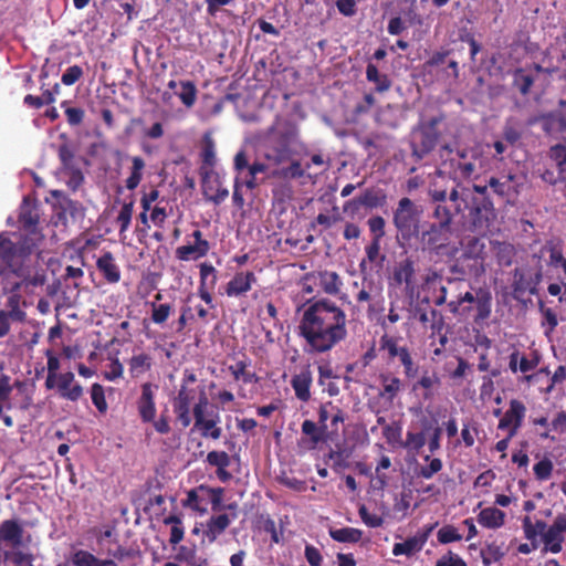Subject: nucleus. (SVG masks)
<instances>
[{
    "label": "nucleus",
    "mask_w": 566,
    "mask_h": 566,
    "mask_svg": "<svg viewBox=\"0 0 566 566\" xmlns=\"http://www.w3.org/2000/svg\"><path fill=\"white\" fill-rule=\"evenodd\" d=\"M206 461L217 468V476L221 482H228L232 479V474L227 471L231 463V458L226 451H210L207 454Z\"/></svg>",
    "instance_id": "a878e982"
},
{
    "label": "nucleus",
    "mask_w": 566,
    "mask_h": 566,
    "mask_svg": "<svg viewBox=\"0 0 566 566\" xmlns=\"http://www.w3.org/2000/svg\"><path fill=\"white\" fill-rule=\"evenodd\" d=\"M503 552L496 544H489L481 551L482 562L485 566L499 562L503 557Z\"/></svg>",
    "instance_id": "338daca9"
},
{
    "label": "nucleus",
    "mask_w": 566,
    "mask_h": 566,
    "mask_svg": "<svg viewBox=\"0 0 566 566\" xmlns=\"http://www.w3.org/2000/svg\"><path fill=\"white\" fill-rule=\"evenodd\" d=\"M301 311L298 335L304 338L307 353L329 352L347 338V315L334 301L312 298Z\"/></svg>",
    "instance_id": "f257e3e1"
},
{
    "label": "nucleus",
    "mask_w": 566,
    "mask_h": 566,
    "mask_svg": "<svg viewBox=\"0 0 566 566\" xmlns=\"http://www.w3.org/2000/svg\"><path fill=\"white\" fill-rule=\"evenodd\" d=\"M158 387L151 382H144L140 387V396L136 401L138 415L143 422L154 421L156 417L155 396Z\"/></svg>",
    "instance_id": "dca6fc26"
},
{
    "label": "nucleus",
    "mask_w": 566,
    "mask_h": 566,
    "mask_svg": "<svg viewBox=\"0 0 566 566\" xmlns=\"http://www.w3.org/2000/svg\"><path fill=\"white\" fill-rule=\"evenodd\" d=\"M422 207L408 197H402L392 211V223L397 230V238L405 242L419 235Z\"/></svg>",
    "instance_id": "20e7f679"
},
{
    "label": "nucleus",
    "mask_w": 566,
    "mask_h": 566,
    "mask_svg": "<svg viewBox=\"0 0 566 566\" xmlns=\"http://www.w3.org/2000/svg\"><path fill=\"white\" fill-rule=\"evenodd\" d=\"M381 251V241L370 240V242L365 247L366 258L360 262L359 266L363 269L365 263L368 262L370 264L378 263L382 264L386 255L380 253Z\"/></svg>",
    "instance_id": "de8ad7c7"
},
{
    "label": "nucleus",
    "mask_w": 566,
    "mask_h": 566,
    "mask_svg": "<svg viewBox=\"0 0 566 566\" xmlns=\"http://www.w3.org/2000/svg\"><path fill=\"white\" fill-rule=\"evenodd\" d=\"M366 78L375 85V92L385 93L390 90L392 82L385 73H380L374 63H368L366 66Z\"/></svg>",
    "instance_id": "2f4dec72"
},
{
    "label": "nucleus",
    "mask_w": 566,
    "mask_h": 566,
    "mask_svg": "<svg viewBox=\"0 0 566 566\" xmlns=\"http://www.w3.org/2000/svg\"><path fill=\"white\" fill-rule=\"evenodd\" d=\"M19 222L21 224L22 230L27 231V233L21 234L19 237L18 241L22 240L23 238H25L28 235L36 237V250H35V253L33 254V258L36 260V269L43 270L39 264L40 254H41L39 251V244L43 239V235L41 234V232L36 230V224L39 223V216L30 208L22 209V211L20 212V216H19Z\"/></svg>",
    "instance_id": "f3484780"
},
{
    "label": "nucleus",
    "mask_w": 566,
    "mask_h": 566,
    "mask_svg": "<svg viewBox=\"0 0 566 566\" xmlns=\"http://www.w3.org/2000/svg\"><path fill=\"white\" fill-rule=\"evenodd\" d=\"M548 157L556 164L557 172L566 168V146L556 144L551 146Z\"/></svg>",
    "instance_id": "e2e57ef3"
},
{
    "label": "nucleus",
    "mask_w": 566,
    "mask_h": 566,
    "mask_svg": "<svg viewBox=\"0 0 566 566\" xmlns=\"http://www.w3.org/2000/svg\"><path fill=\"white\" fill-rule=\"evenodd\" d=\"M200 157H201V161H202L201 170H205L206 167H208V168H210V170H212V168L214 167V165L217 163L216 145H214V140L208 134H206L203 136Z\"/></svg>",
    "instance_id": "79ce46f5"
},
{
    "label": "nucleus",
    "mask_w": 566,
    "mask_h": 566,
    "mask_svg": "<svg viewBox=\"0 0 566 566\" xmlns=\"http://www.w3.org/2000/svg\"><path fill=\"white\" fill-rule=\"evenodd\" d=\"M539 364V356L534 354L532 358H528L525 355H521V353L515 349L509 356V368L513 374L521 371L526 374L528 371L534 370Z\"/></svg>",
    "instance_id": "393cba45"
},
{
    "label": "nucleus",
    "mask_w": 566,
    "mask_h": 566,
    "mask_svg": "<svg viewBox=\"0 0 566 566\" xmlns=\"http://www.w3.org/2000/svg\"><path fill=\"white\" fill-rule=\"evenodd\" d=\"M464 303H476V297L471 292L467 291L465 293H459L457 300L448 302L447 305L453 315H463L470 311V307H462Z\"/></svg>",
    "instance_id": "09e8293b"
},
{
    "label": "nucleus",
    "mask_w": 566,
    "mask_h": 566,
    "mask_svg": "<svg viewBox=\"0 0 566 566\" xmlns=\"http://www.w3.org/2000/svg\"><path fill=\"white\" fill-rule=\"evenodd\" d=\"M437 538L441 544H449L461 541L462 535L453 525H444L438 531Z\"/></svg>",
    "instance_id": "69168bd1"
},
{
    "label": "nucleus",
    "mask_w": 566,
    "mask_h": 566,
    "mask_svg": "<svg viewBox=\"0 0 566 566\" xmlns=\"http://www.w3.org/2000/svg\"><path fill=\"white\" fill-rule=\"evenodd\" d=\"M539 311L544 318L542 325L546 328L545 334L548 335L554 332L558 325L557 315L551 307H545L543 302H539Z\"/></svg>",
    "instance_id": "680f3d73"
},
{
    "label": "nucleus",
    "mask_w": 566,
    "mask_h": 566,
    "mask_svg": "<svg viewBox=\"0 0 566 566\" xmlns=\"http://www.w3.org/2000/svg\"><path fill=\"white\" fill-rule=\"evenodd\" d=\"M3 557L15 566H33V555L19 548L4 551Z\"/></svg>",
    "instance_id": "8fccbe9b"
},
{
    "label": "nucleus",
    "mask_w": 566,
    "mask_h": 566,
    "mask_svg": "<svg viewBox=\"0 0 566 566\" xmlns=\"http://www.w3.org/2000/svg\"><path fill=\"white\" fill-rule=\"evenodd\" d=\"M564 533H566V514H558L553 524L543 533V543L564 542Z\"/></svg>",
    "instance_id": "473e14b6"
},
{
    "label": "nucleus",
    "mask_w": 566,
    "mask_h": 566,
    "mask_svg": "<svg viewBox=\"0 0 566 566\" xmlns=\"http://www.w3.org/2000/svg\"><path fill=\"white\" fill-rule=\"evenodd\" d=\"M132 160V168H130V175L125 180V186L128 190H135L140 181L143 180L144 176V169L146 167L144 158L140 156H134L130 158Z\"/></svg>",
    "instance_id": "4c0bfd02"
},
{
    "label": "nucleus",
    "mask_w": 566,
    "mask_h": 566,
    "mask_svg": "<svg viewBox=\"0 0 566 566\" xmlns=\"http://www.w3.org/2000/svg\"><path fill=\"white\" fill-rule=\"evenodd\" d=\"M486 259L485 241L478 237H468L461 242V254L451 266V273L460 276L480 277L486 271Z\"/></svg>",
    "instance_id": "7ed1b4c3"
},
{
    "label": "nucleus",
    "mask_w": 566,
    "mask_h": 566,
    "mask_svg": "<svg viewBox=\"0 0 566 566\" xmlns=\"http://www.w3.org/2000/svg\"><path fill=\"white\" fill-rule=\"evenodd\" d=\"M525 415L526 407L524 402L520 399H511L507 410L499 421L497 429L506 430L510 432V437H515L523 424Z\"/></svg>",
    "instance_id": "9d476101"
},
{
    "label": "nucleus",
    "mask_w": 566,
    "mask_h": 566,
    "mask_svg": "<svg viewBox=\"0 0 566 566\" xmlns=\"http://www.w3.org/2000/svg\"><path fill=\"white\" fill-rule=\"evenodd\" d=\"M512 274V289L515 294H535L543 277L541 269L534 272L530 268H515Z\"/></svg>",
    "instance_id": "9b49d317"
},
{
    "label": "nucleus",
    "mask_w": 566,
    "mask_h": 566,
    "mask_svg": "<svg viewBox=\"0 0 566 566\" xmlns=\"http://www.w3.org/2000/svg\"><path fill=\"white\" fill-rule=\"evenodd\" d=\"M513 84L523 95H526L534 84V77L526 74L523 69H516L513 73Z\"/></svg>",
    "instance_id": "3c124183"
},
{
    "label": "nucleus",
    "mask_w": 566,
    "mask_h": 566,
    "mask_svg": "<svg viewBox=\"0 0 566 566\" xmlns=\"http://www.w3.org/2000/svg\"><path fill=\"white\" fill-rule=\"evenodd\" d=\"M181 92L179 93V98L186 107H191L196 103L197 99V87L191 81H182L180 82Z\"/></svg>",
    "instance_id": "6e6d98bb"
},
{
    "label": "nucleus",
    "mask_w": 566,
    "mask_h": 566,
    "mask_svg": "<svg viewBox=\"0 0 566 566\" xmlns=\"http://www.w3.org/2000/svg\"><path fill=\"white\" fill-rule=\"evenodd\" d=\"M224 490L222 488H210L205 484L191 489L187 492V499L184 501V506L190 507L201 514L206 513L207 504L211 503L213 512L222 509Z\"/></svg>",
    "instance_id": "0eeeda50"
},
{
    "label": "nucleus",
    "mask_w": 566,
    "mask_h": 566,
    "mask_svg": "<svg viewBox=\"0 0 566 566\" xmlns=\"http://www.w3.org/2000/svg\"><path fill=\"white\" fill-rule=\"evenodd\" d=\"M251 360L243 355L242 359H237L234 364L228 366V370L235 381L242 380L250 384L255 379V373L249 371Z\"/></svg>",
    "instance_id": "72a5a7b5"
},
{
    "label": "nucleus",
    "mask_w": 566,
    "mask_h": 566,
    "mask_svg": "<svg viewBox=\"0 0 566 566\" xmlns=\"http://www.w3.org/2000/svg\"><path fill=\"white\" fill-rule=\"evenodd\" d=\"M302 432L311 438V441L314 444H318L321 442H327L332 440L331 433L328 430L321 428L312 420H304L302 423Z\"/></svg>",
    "instance_id": "ea45409f"
},
{
    "label": "nucleus",
    "mask_w": 566,
    "mask_h": 566,
    "mask_svg": "<svg viewBox=\"0 0 566 566\" xmlns=\"http://www.w3.org/2000/svg\"><path fill=\"white\" fill-rule=\"evenodd\" d=\"M476 314L474 316V323L481 324L488 319L492 312V296L488 291H481L476 295Z\"/></svg>",
    "instance_id": "c9c22d12"
},
{
    "label": "nucleus",
    "mask_w": 566,
    "mask_h": 566,
    "mask_svg": "<svg viewBox=\"0 0 566 566\" xmlns=\"http://www.w3.org/2000/svg\"><path fill=\"white\" fill-rule=\"evenodd\" d=\"M432 531V526H430L427 532L420 537L413 536L409 537L401 543H396L392 547V554L395 556L406 555L410 556L416 552L422 549L424 543L427 542L429 533Z\"/></svg>",
    "instance_id": "cd10ccee"
},
{
    "label": "nucleus",
    "mask_w": 566,
    "mask_h": 566,
    "mask_svg": "<svg viewBox=\"0 0 566 566\" xmlns=\"http://www.w3.org/2000/svg\"><path fill=\"white\" fill-rule=\"evenodd\" d=\"M134 205H135L134 197L130 196L129 201H125L119 210V213L116 218V223L119 227L120 235L123 233H125L130 226L132 217H133V212H134Z\"/></svg>",
    "instance_id": "49530a36"
},
{
    "label": "nucleus",
    "mask_w": 566,
    "mask_h": 566,
    "mask_svg": "<svg viewBox=\"0 0 566 566\" xmlns=\"http://www.w3.org/2000/svg\"><path fill=\"white\" fill-rule=\"evenodd\" d=\"M231 520L228 514H219L211 516L206 524L203 531L205 536L209 543H213L222 535L229 527Z\"/></svg>",
    "instance_id": "c85d7f7f"
},
{
    "label": "nucleus",
    "mask_w": 566,
    "mask_h": 566,
    "mask_svg": "<svg viewBox=\"0 0 566 566\" xmlns=\"http://www.w3.org/2000/svg\"><path fill=\"white\" fill-rule=\"evenodd\" d=\"M495 218V209L489 197L472 198L469 210V221L473 231L486 232Z\"/></svg>",
    "instance_id": "1a4fd4ad"
},
{
    "label": "nucleus",
    "mask_w": 566,
    "mask_h": 566,
    "mask_svg": "<svg viewBox=\"0 0 566 566\" xmlns=\"http://www.w3.org/2000/svg\"><path fill=\"white\" fill-rule=\"evenodd\" d=\"M130 378L137 379L151 370L154 359L150 354L134 350L132 357L127 360Z\"/></svg>",
    "instance_id": "5701e85b"
},
{
    "label": "nucleus",
    "mask_w": 566,
    "mask_h": 566,
    "mask_svg": "<svg viewBox=\"0 0 566 566\" xmlns=\"http://www.w3.org/2000/svg\"><path fill=\"white\" fill-rule=\"evenodd\" d=\"M379 381L381 385L379 397L390 403L398 397L400 391L403 389L402 380L390 373L380 374Z\"/></svg>",
    "instance_id": "b1692460"
},
{
    "label": "nucleus",
    "mask_w": 566,
    "mask_h": 566,
    "mask_svg": "<svg viewBox=\"0 0 566 566\" xmlns=\"http://www.w3.org/2000/svg\"><path fill=\"white\" fill-rule=\"evenodd\" d=\"M496 262L500 266H510L516 255L513 244L509 242H493Z\"/></svg>",
    "instance_id": "58836bf2"
},
{
    "label": "nucleus",
    "mask_w": 566,
    "mask_h": 566,
    "mask_svg": "<svg viewBox=\"0 0 566 566\" xmlns=\"http://www.w3.org/2000/svg\"><path fill=\"white\" fill-rule=\"evenodd\" d=\"M318 286L328 295H337L340 292L343 282L334 271H319L317 273Z\"/></svg>",
    "instance_id": "c756f323"
},
{
    "label": "nucleus",
    "mask_w": 566,
    "mask_h": 566,
    "mask_svg": "<svg viewBox=\"0 0 566 566\" xmlns=\"http://www.w3.org/2000/svg\"><path fill=\"white\" fill-rule=\"evenodd\" d=\"M310 168V164L302 166L301 161L293 160L290 166L281 169L280 176L286 179H300L305 176V171Z\"/></svg>",
    "instance_id": "864d4df0"
},
{
    "label": "nucleus",
    "mask_w": 566,
    "mask_h": 566,
    "mask_svg": "<svg viewBox=\"0 0 566 566\" xmlns=\"http://www.w3.org/2000/svg\"><path fill=\"white\" fill-rule=\"evenodd\" d=\"M35 250V235L14 242L6 232L0 233V282L3 292L18 291L22 286L38 287L45 283V270L36 269L33 258Z\"/></svg>",
    "instance_id": "f03ea898"
},
{
    "label": "nucleus",
    "mask_w": 566,
    "mask_h": 566,
    "mask_svg": "<svg viewBox=\"0 0 566 566\" xmlns=\"http://www.w3.org/2000/svg\"><path fill=\"white\" fill-rule=\"evenodd\" d=\"M560 109L556 111L553 114H549L546 117L547 124L552 122H556L558 124V128L562 133H566V99L559 101Z\"/></svg>",
    "instance_id": "774afa93"
},
{
    "label": "nucleus",
    "mask_w": 566,
    "mask_h": 566,
    "mask_svg": "<svg viewBox=\"0 0 566 566\" xmlns=\"http://www.w3.org/2000/svg\"><path fill=\"white\" fill-rule=\"evenodd\" d=\"M313 375L310 366H305L298 374H295L291 379V386L294 390L295 397L302 401L307 402L311 399V386Z\"/></svg>",
    "instance_id": "4be33fe9"
},
{
    "label": "nucleus",
    "mask_w": 566,
    "mask_h": 566,
    "mask_svg": "<svg viewBox=\"0 0 566 566\" xmlns=\"http://www.w3.org/2000/svg\"><path fill=\"white\" fill-rule=\"evenodd\" d=\"M91 398H92L93 405L96 407V409L101 413H105L107 411L108 406H107V401L105 398V391H104V387L101 384L95 382L92 385Z\"/></svg>",
    "instance_id": "13d9d810"
},
{
    "label": "nucleus",
    "mask_w": 566,
    "mask_h": 566,
    "mask_svg": "<svg viewBox=\"0 0 566 566\" xmlns=\"http://www.w3.org/2000/svg\"><path fill=\"white\" fill-rule=\"evenodd\" d=\"M134 205H135L134 197L130 196L129 201H125L119 210V213L116 218V223L119 227L120 235L123 233H125L130 226L132 217H133V212H134Z\"/></svg>",
    "instance_id": "a18cd8bd"
},
{
    "label": "nucleus",
    "mask_w": 566,
    "mask_h": 566,
    "mask_svg": "<svg viewBox=\"0 0 566 566\" xmlns=\"http://www.w3.org/2000/svg\"><path fill=\"white\" fill-rule=\"evenodd\" d=\"M413 275V262L410 259H405L395 266L392 279L397 285H401L402 283L409 285L412 283Z\"/></svg>",
    "instance_id": "f704fd0d"
},
{
    "label": "nucleus",
    "mask_w": 566,
    "mask_h": 566,
    "mask_svg": "<svg viewBox=\"0 0 566 566\" xmlns=\"http://www.w3.org/2000/svg\"><path fill=\"white\" fill-rule=\"evenodd\" d=\"M451 228H447L437 223L430 224L429 229L421 232L420 242L423 250L430 252H440L448 245Z\"/></svg>",
    "instance_id": "ddd939ff"
},
{
    "label": "nucleus",
    "mask_w": 566,
    "mask_h": 566,
    "mask_svg": "<svg viewBox=\"0 0 566 566\" xmlns=\"http://www.w3.org/2000/svg\"><path fill=\"white\" fill-rule=\"evenodd\" d=\"M24 528L19 520L10 518L0 522V549L20 548L23 545Z\"/></svg>",
    "instance_id": "2eb2a0df"
},
{
    "label": "nucleus",
    "mask_w": 566,
    "mask_h": 566,
    "mask_svg": "<svg viewBox=\"0 0 566 566\" xmlns=\"http://www.w3.org/2000/svg\"><path fill=\"white\" fill-rule=\"evenodd\" d=\"M371 239L382 241L386 235V221L381 216L370 217L367 221Z\"/></svg>",
    "instance_id": "4d7b16f0"
},
{
    "label": "nucleus",
    "mask_w": 566,
    "mask_h": 566,
    "mask_svg": "<svg viewBox=\"0 0 566 566\" xmlns=\"http://www.w3.org/2000/svg\"><path fill=\"white\" fill-rule=\"evenodd\" d=\"M423 460L429 461V464L421 467L419 469L418 475L420 478L429 480L434 474H437L438 472H440L442 470L443 463H442L441 459H439V458L431 459L430 455H426L423 458Z\"/></svg>",
    "instance_id": "bf43d9fd"
},
{
    "label": "nucleus",
    "mask_w": 566,
    "mask_h": 566,
    "mask_svg": "<svg viewBox=\"0 0 566 566\" xmlns=\"http://www.w3.org/2000/svg\"><path fill=\"white\" fill-rule=\"evenodd\" d=\"M209 406V399L206 392L202 390L198 398V401L192 408L195 424L193 429H197L202 438H210L218 440L222 436V429L218 426L220 422L219 413H207L206 409Z\"/></svg>",
    "instance_id": "423d86ee"
},
{
    "label": "nucleus",
    "mask_w": 566,
    "mask_h": 566,
    "mask_svg": "<svg viewBox=\"0 0 566 566\" xmlns=\"http://www.w3.org/2000/svg\"><path fill=\"white\" fill-rule=\"evenodd\" d=\"M522 527L525 538L531 542H536L537 536H543V533L546 532L547 524L542 520H537L535 523H533L530 516H525L522 520Z\"/></svg>",
    "instance_id": "c03bdc74"
},
{
    "label": "nucleus",
    "mask_w": 566,
    "mask_h": 566,
    "mask_svg": "<svg viewBox=\"0 0 566 566\" xmlns=\"http://www.w3.org/2000/svg\"><path fill=\"white\" fill-rule=\"evenodd\" d=\"M172 312V306L170 304H157L156 302L151 303V321L155 324H164L169 315Z\"/></svg>",
    "instance_id": "052dcab7"
},
{
    "label": "nucleus",
    "mask_w": 566,
    "mask_h": 566,
    "mask_svg": "<svg viewBox=\"0 0 566 566\" xmlns=\"http://www.w3.org/2000/svg\"><path fill=\"white\" fill-rule=\"evenodd\" d=\"M209 250L200 247V244H186L176 249V258L180 261L198 260L208 254Z\"/></svg>",
    "instance_id": "37998d69"
},
{
    "label": "nucleus",
    "mask_w": 566,
    "mask_h": 566,
    "mask_svg": "<svg viewBox=\"0 0 566 566\" xmlns=\"http://www.w3.org/2000/svg\"><path fill=\"white\" fill-rule=\"evenodd\" d=\"M96 269L108 284H116L122 279V271L111 251H104L96 260Z\"/></svg>",
    "instance_id": "6ab92c4d"
},
{
    "label": "nucleus",
    "mask_w": 566,
    "mask_h": 566,
    "mask_svg": "<svg viewBox=\"0 0 566 566\" xmlns=\"http://www.w3.org/2000/svg\"><path fill=\"white\" fill-rule=\"evenodd\" d=\"M360 202L368 209L382 207L387 202V196L381 189L368 188L360 196Z\"/></svg>",
    "instance_id": "a19ab883"
},
{
    "label": "nucleus",
    "mask_w": 566,
    "mask_h": 566,
    "mask_svg": "<svg viewBox=\"0 0 566 566\" xmlns=\"http://www.w3.org/2000/svg\"><path fill=\"white\" fill-rule=\"evenodd\" d=\"M441 386V379L437 373L423 371L421 377L413 384L412 390L423 389L422 398L431 400L436 390Z\"/></svg>",
    "instance_id": "bb28decb"
},
{
    "label": "nucleus",
    "mask_w": 566,
    "mask_h": 566,
    "mask_svg": "<svg viewBox=\"0 0 566 566\" xmlns=\"http://www.w3.org/2000/svg\"><path fill=\"white\" fill-rule=\"evenodd\" d=\"M57 392L61 398L75 402L82 398L84 389L81 384L75 381L74 374L66 371L60 374Z\"/></svg>",
    "instance_id": "412c9836"
},
{
    "label": "nucleus",
    "mask_w": 566,
    "mask_h": 566,
    "mask_svg": "<svg viewBox=\"0 0 566 566\" xmlns=\"http://www.w3.org/2000/svg\"><path fill=\"white\" fill-rule=\"evenodd\" d=\"M442 120V115L433 116L426 122H421L417 128L413 129L410 147L411 156L416 161L422 160L437 147L441 136L438 126Z\"/></svg>",
    "instance_id": "39448f33"
},
{
    "label": "nucleus",
    "mask_w": 566,
    "mask_h": 566,
    "mask_svg": "<svg viewBox=\"0 0 566 566\" xmlns=\"http://www.w3.org/2000/svg\"><path fill=\"white\" fill-rule=\"evenodd\" d=\"M426 442L427 439L423 431H408L406 434L403 447L410 452L419 453V451L424 447Z\"/></svg>",
    "instance_id": "603ef678"
},
{
    "label": "nucleus",
    "mask_w": 566,
    "mask_h": 566,
    "mask_svg": "<svg viewBox=\"0 0 566 566\" xmlns=\"http://www.w3.org/2000/svg\"><path fill=\"white\" fill-rule=\"evenodd\" d=\"M328 534L338 543L356 544L363 537V531L354 527L329 528Z\"/></svg>",
    "instance_id": "e433bc0d"
},
{
    "label": "nucleus",
    "mask_w": 566,
    "mask_h": 566,
    "mask_svg": "<svg viewBox=\"0 0 566 566\" xmlns=\"http://www.w3.org/2000/svg\"><path fill=\"white\" fill-rule=\"evenodd\" d=\"M202 189L206 199L217 206L229 196V190L223 186L221 177L212 170L202 172Z\"/></svg>",
    "instance_id": "4468645a"
},
{
    "label": "nucleus",
    "mask_w": 566,
    "mask_h": 566,
    "mask_svg": "<svg viewBox=\"0 0 566 566\" xmlns=\"http://www.w3.org/2000/svg\"><path fill=\"white\" fill-rule=\"evenodd\" d=\"M478 522L486 528H500L504 525L505 513L496 507H485L478 514Z\"/></svg>",
    "instance_id": "7c9ffc66"
},
{
    "label": "nucleus",
    "mask_w": 566,
    "mask_h": 566,
    "mask_svg": "<svg viewBox=\"0 0 566 566\" xmlns=\"http://www.w3.org/2000/svg\"><path fill=\"white\" fill-rule=\"evenodd\" d=\"M196 399L195 389L181 385L177 396L174 398L172 408L177 421L182 428H187L191 423V403Z\"/></svg>",
    "instance_id": "f8f14e48"
},
{
    "label": "nucleus",
    "mask_w": 566,
    "mask_h": 566,
    "mask_svg": "<svg viewBox=\"0 0 566 566\" xmlns=\"http://www.w3.org/2000/svg\"><path fill=\"white\" fill-rule=\"evenodd\" d=\"M512 181H513L512 175L506 176L505 180H503V181L495 177H491L489 179V187L493 190L494 193L504 198V197L510 196V193H511Z\"/></svg>",
    "instance_id": "5fc2aeb1"
},
{
    "label": "nucleus",
    "mask_w": 566,
    "mask_h": 566,
    "mask_svg": "<svg viewBox=\"0 0 566 566\" xmlns=\"http://www.w3.org/2000/svg\"><path fill=\"white\" fill-rule=\"evenodd\" d=\"M554 469L553 462L548 458H544L533 467L535 478L538 481H546L552 476Z\"/></svg>",
    "instance_id": "0e129e2a"
},
{
    "label": "nucleus",
    "mask_w": 566,
    "mask_h": 566,
    "mask_svg": "<svg viewBox=\"0 0 566 566\" xmlns=\"http://www.w3.org/2000/svg\"><path fill=\"white\" fill-rule=\"evenodd\" d=\"M258 281L252 271L237 272L226 285V294L229 297H239L251 291L253 284Z\"/></svg>",
    "instance_id": "a211bd4d"
},
{
    "label": "nucleus",
    "mask_w": 566,
    "mask_h": 566,
    "mask_svg": "<svg viewBox=\"0 0 566 566\" xmlns=\"http://www.w3.org/2000/svg\"><path fill=\"white\" fill-rule=\"evenodd\" d=\"M380 349L387 350L390 360L397 358L403 367V375L406 378L411 379L418 375V365L416 364L410 349L400 345L396 337L384 335L379 340Z\"/></svg>",
    "instance_id": "6e6552de"
},
{
    "label": "nucleus",
    "mask_w": 566,
    "mask_h": 566,
    "mask_svg": "<svg viewBox=\"0 0 566 566\" xmlns=\"http://www.w3.org/2000/svg\"><path fill=\"white\" fill-rule=\"evenodd\" d=\"M65 566H118L114 559L99 558L90 551L83 548L72 549Z\"/></svg>",
    "instance_id": "aec40b11"
}]
</instances>
